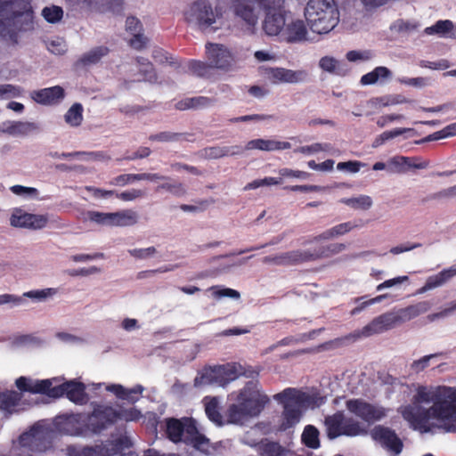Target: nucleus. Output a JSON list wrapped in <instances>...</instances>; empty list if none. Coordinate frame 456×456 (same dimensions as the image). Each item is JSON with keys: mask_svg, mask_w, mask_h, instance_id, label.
Returning a JSON list of instances; mask_svg holds the SVG:
<instances>
[{"mask_svg": "<svg viewBox=\"0 0 456 456\" xmlns=\"http://www.w3.org/2000/svg\"><path fill=\"white\" fill-rule=\"evenodd\" d=\"M265 12L263 29L269 36L279 35L285 28L286 24L284 4L279 10L265 11Z\"/></svg>", "mask_w": 456, "mask_h": 456, "instance_id": "4be33fe9", "label": "nucleus"}, {"mask_svg": "<svg viewBox=\"0 0 456 456\" xmlns=\"http://www.w3.org/2000/svg\"><path fill=\"white\" fill-rule=\"evenodd\" d=\"M455 135H456V123H452V124L446 126L443 129L426 136L425 138H423L419 141H416V143L419 144V143L428 142H431V141H437V140H441V139H444V138H448V137H452V136H455Z\"/></svg>", "mask_w": 456, "mask_h": 456, "instance_id": "a19ab883", "label": "nucleus"}, {"mask_svg": "<svg viewBox=\"0 0 456 456\" xmlns=\"http://www.w3.org/2000/svg\"><path fill=\"white\" fill-rule=\"evenodd\" d=\"M291 147L289 142L275 140L254 139L247 142L243 151L260 150L265 151L287 150Z\"/></svg>", "mask_w": 456, "mask_h": 456, "instance_id": "a878e982", "label": "nucleus"}, {"mask_svg": "<svg viewBox=\"0 0 456 456\" xmlns=\"http://www.w3.org/2000/svg\"><path fill=\"white\" fill-rule=\"evenodd\" d=\"M23 90L21 87L11 84L0 85V99L19 97L21 95Z\"/></svg>", "mask_w": 456, "mask_h": 456, "instance_id": "13d9d810", "label": "nucleus"}, {"mask_svg": "<svg viewBox=\"0 0 456 456\" xmlns=\"http://www.w3.org/2000/svg\"><path fill=\"white\" fill-rule=\"evenodd\" d=\"M206 53L213 68L227 70L235 61L232 52L221 44L208 43Z\"/></svg>", "mask_w": 456, "mask_h": 456, "instance_id": "dca6fc26", "label": "nucleus"}, {"mask_svg": "<svg viewBox=\"0 0 456 456\" xmlns=\"http://www.w3.org/2000/svg\"><path fill=\"white\" fill-rule=\"evenodd\" d=\"M53 428L50 426L36 423L31 428L19 437L21 447L32 452H45L52 447L53 432L64 435L77 436L86 429V415L70 413L54 418Z\"/></svg>", "mask_w": 456, "mask_h": 456, "instance_id": "f257e3e1", "label": "nucleus"}, {"mask_svg": "<svg viewBox=\"0 0 456 456\" xmlns=\"http://www.w3.org/2000/svg\"><path fill=\"white\" fill-rule=\"evenodd\" d=\"M87 217L91 222H94L98 224L112 226V213L89 211L87 212Z\"/></svg>", "mask_w": 456, "mask_h": 456, "instance_id": "8fccbe9b", "label": "nucleus"}, {"mask_svg": "<svg viewBox=\"0 0 456 456\" xmlns=\"http://www.w3.org/2000/svg\"><path fill=\"white\" fill-rule=\"evenodd\" d=\"M155 247H149L146 248H134L129 249L128 253L130 256L137 259H145L152 256L156 253Z\"/></svg>", "mask_w": 456, "mask_h": 456, "instance_id": "338daca9", "label": "nucleus"}, {"mask_svg": "<svg viewBox=\"0 0 456 456\" xmlns=\"http://www.w3.org/2000/svg\"><path fill=\"white\" fill-rule=\"evenodd\" d=\"M413 129L411 128H395L391 131H385L375 138V140L372 142V147L378 148L384 144L387 141L394 139L396 136H399L406 132H410Z\"/></svg>", "mask_w": 456, "mask_h": 456, "instance_id": "c03bdc74", "label": "nucleus"}, {"mask_svg": "<svg viewBox=\"0 0 456 456\" xmlns=\"http://www.w3.org/2000/svg\"><path fill=\"white\" fill-rule=\"evenodd\" d=\"M144 194V191L140 189H131L126 191H122L120 193H117L116 196L118 199L123 201H132L136 199L143 197Z\"/></svg>", "mask_w": 456, "mask_h": 456, "instance_id": "0e129e2a", "label": "nucleus"}, {"mask_svg": "<svg viewBox=\"0 0 456 456\" xmlns=\"http://www.w3.org/2000/svg\"><path fill=\"white\" fill-rule=\"evenodd\" d=\"M257 452L260 456H284L286 449L278 442L263 439L257 444Z\"/></svg>", "mask_w": 456, "mask_h": 456, "instance_id": "c9c22d12", "label": "nucleus"}, {"mask_svg": "<svg viewBox=\"0 0 456 456\" xmlns=\"http://www.w3.org/2000/svg\"><path fill=\"white\" fill-rule=\"evenodd\" d=\"M165 190L176 197H182L186 194V189L182 183H164L157 187V191Z\"/></svg>", "mask_w": 456, "mask_h": 456, "instance_id": "3c124183", "label": "nucleus"}, {"mask_svg": "<svg viewBox=\"0 0 456 456\" xmlns=\"http://www.w3.org/2000/svg\"><path fill=\"white\" fill-rule=\"evenodd\" d=\"M346 248L343 243H333L326 247H319L314 250L308 249L309 262L316 261L321 258L330 257L333 255L342 252Z\"/></svg>", "mask_w": 456, "mask_h": 456, "instance_id": "473e14b6", "label": "nucleus"}, {"mask_svg": "<svg viewBox=\"0 0 456 456\" xmlns=\"http://www.w3.org/2000/svg\"><path fill=\"white\" fill-rule=\"evenodd\" d=\"M105 389L113 393L120 400L134 403L141 398L144 387L142 385H136L132 388H126L120 384H111L106 386Z\"/></svg>", "mask_w": 456, "mask_h": 456, "instance_id": "b1692460", "label": "nucleus"}, {"mask_svg": "<svg viewBox=\"0 0 456 456\" xmlns=\"http://www.w3.org/2000/svg\"><path fill=\"white\" fill-rule=\"evenodd\" d=\"M124 0H87V7L98 10L101 12L107 11L114 14H120L123 11Z\"/></svg>", "mask_w": 456, "mask_h": 456, "instance_id": "2f4dec72", "label": "nucleus"}, {"mask_svg": "<svg viewBox=\"0 0 456 456\" xmlns=\"http://www.w3.org/2000/svg\"><path fill=\"white\" fill-rule=\"evenodd\" d=\"M30 0H0V36L12 45L19 44L18 34L34 29Z\"/></svg>", "mask_w": 456, "mask_h": 456, "instance_id": "7ed1b4c3", "label": "nucleus"}, {"mask_svg": "<svg viewBox=\"0 0 456 456\" xmlns=\"http://www.w3.org/2000/svg\"><path fill=\"white\" fill-rule=\"evenodd\" d=\"M167 179H169V177L160 175L157 173L123 174L114 177L110 183L117 186H125L135 181H157Z\"/></svg>", "mask_w": 456, "mask_h": 456, "instance_id": "bb28decb", "label": "nucleus"}, {"mask_svg": "<svg viewBox=\"0 0 456 456\" xmlns=\"http://www.w3.org/2000/svg\"><path fill=\"white\" fill-rule=\"evenodd\" d=\"M391 71L383 66L376 67L372 71L363 75L361 77V84L362 85H373L379 81V79H387L391 77Z\"/></svg>", "mask_w": 456, "mask_h": 456, "instance_id": "58836bf2", "label": "nucleus"}, {"mask_svg": "<svg viewBox=\"0 0 456 456\" xmlns=\"http://www.w3.org/2000/svg\"><path fill=\"white\" fill-rule=\"evenodd\" d=\"M453 28V24L451 20H438L435 25L428 27L425 29V32L428 35L437 33L445 34L450 32Z\"/></svg>", "mask_w": 456, "mask_h": 456, "instance_id": "603ef678", "label": "nucleus"}, {"mask_svg": "<svg viewBox=\"0 0 456 456\" xmlns=\"http://www.w3.org/2000/svg\"><path fill=\"white\" fill-rule=\"evenodd\" d=\"M37 129V126L32 122H12L8 127V132L11 134H27Z\"/></svg>", "mask_w": 456, "mask_h": 456, "instance_id": "49530a36", "label": "nucleus"}, {"mask_svg": "<svg viewBox=\"0 0 456 456\" xmlns=\"http://www.w3.org/2000/svg\"><path fill=\"white\" fill-rule=\"evenodd\" d=\"M67 124L77 126L83 120V106L81 103H74L64 116Z\"/></svg>", "mask_w": 456, "mask_h": 456, "instance_id": "79ce46f5", "label": "nucleus"}, {"mask_svg": "<svg viewBox=\"0 0 456 456\" xmlns=\"http://www.w3.org/2000/svg\"><path fill=\"white\" fill-rule=\"evenodd\" d=\"M15 386L20 391L46 395L53 398L66 395L69 400L74 403L82 399L85 389V385L81 382L69 381L53 387L52 379L34 380L24 376L15 380Z\"/></svg>", "mask_w": 456, "mask_h": 456, "instance_id": "39448f33", "label": "nucleus"}, {"mask_svg": "<svg viewBox=\"0 0 456 456\" xmlns=\"http://www.w3.org/2000/svg\"><path fill=\"white\" fill-rule=\"evenodd\" d=\"M184 134L182 133H172V132H160L158 134H151L149 136L150 141L158 142H175L179 141L184 137Z\"/></svg>", "mask_w": 456, "mask_h": 456, "instance_id": "864d4df0", "label": "nucleus"}, {"mask_svg": "<svg viewBox=\"0 0 456 456\" xmlns=\"http://www.w3.org/2000/svg\"><path fill=\"white\" fill-rule=\"evenodd\" d=\"M341 202L353 208L363 210L369 209L372 206V200L370 196L361 195L359 197L342 199Z\"/></svg>", "mask_w": 456, "mask_h": 456, "instance_id": "37998d69", "label": "nucleus"}, {"mask_svg": "<svg viewBox=\"0 0 456 456\" xmlns=\"http://www.w3.org/2000/svg\"><path fill=\"white\" fill-rule=\"evenodd\" d=\"M306 34V27L304 21L299 20L288 24L283 32L285 40L289 43L305 40Z\"/></svg>", "mask_w": 456, "mask_h": 456, "instance_id": "c85d7f7f", "label": "nucleus"}, {"mask_svg": "<svg viewBox=\"0 0 456 456\" xmlns=\"http://www.w3.org/2000/svg\"><path fill=\"white\" fill-rule=\"evenodd\" d=\"M243 152V148L240 145L220 146L215 145L202 149L199 154L201 158L207 159H216L226 156L239 155Z\"/></svg>", "mask_w": 456, "mask_h": 456, "instance_id": "393cba45", "label": "nucleus"}, {"mask_svg": "<svg viewBox=\"0 0 456 456\" xmlns=\"http://www.w3.org/2000/svg\"><path fill=\"white\" fill-rule=\"evenodd\" d=\"M305 17L313 32L327 34L338 25L339 11L335 0H309Z\"/></svg>", "mask_w": 456, "mask_h": 456, "instance_id": "0eeeda50", "label": "nucleus"}, {"mask_svg": "<svg viewBox=\"0 0 456 456\" xmlns=\"http://www.w3.org/2000/svg\"><path fill=\"white\" fill-rule=\"evenodd\" d=\"M216 99L206 96H196L183 99L175 105L178 110L205 109L216 102Z\"/></svg>", "mask_w": 456, "mask_h": 456, "instance_id": "cd10ccee", "label": "nucleus"}, {"mask_svg": "<svg viewBox=\"0 0 456 456\" xmlns=\"http://www.w3.org/2000/svg\"><path fill=\"white\" fill-rule=\"evenodd\" d=\"M326 436L330 440L339 436H356L365 433L361 423L352 417H346L344 411H337L324 418Z\"/></svg>", "mask_w": 456, "mask_h": 456, "instance_id": "9b49d317", "label": "nucleus"}, {"mask_svg": "<svg viewBox=\"0 0 456 456\" xmlns=\"http://www.w3.org/2000/svg\"><path fill=\"white\" fill-rule=\"evenodd\" d=\"M320 432L317 428L313 425L305 427L301 436L302 443L308 448L317 449L320 447Z\"/></svg>", "mask_w": 456, "mask_h": 456, "instance_id": "4c0bfd02", "label": "nucleus"}, {"mask_svg": "<svg viewBox=\"0 0 456 456\" xmlns=\"http://www.w3.org/2000/svg\"><path fill=\"white\" fill-rule=\"evenodd\" d=\"M22 391L20 393L11 390L0 393V410L7 414L15 411V408L20 404L22 399Z\"/></svg>", "mask_w": 456, "mask_h": 456, "instance_id": "c756f323", "label": "nucleus"}, {"mask_svg": "<svg viewBox=\"0 0 456 456\" xmlns=\"http://www.w3.org/2000/svg\"><path fill=\"white\" fill-rule=\"evenodd\" d=\"M319 64H320V67L323 70L330 72V73L338 74V72L337 71V69H338L339 62L336 59H334L332 57L325 56L320 60Z\"/></svg>", "mask_w": 456, "mask_h": 456, "instance_id": "69168bd1", "label": "nucleus"}, {"mask_svg": "<svg viewBox=\"0 0 456 456\" xmlns=\"http://www.w3.org/2000/svg\"><path fill=\"white\" fill-rule=\"evenodd\" d=\"M365 164L358 161V160H349L346 162H339L337 165V168L338 170H346L351 173H357L360 171L362 167H364Z\"/></svg>", "mask_w": 456, "mask_h": 456, "instance_id": "774afa93", "label": "nucleus"}, {"mask_svg": "<svg viewBox=\"0 0 456 456\" xmlns=\"http://www.w3.org/2000/svg\"><path fill=\"white\" fill-rule=\"evenodd\" d=\"M93 411L87 414V430L101 433L118 422V409L107 404L92 403Z\"/></svg>", "mask_w": 456, "mask_h": 456, "instance_id": "ddd939ff", "label": "nucleus"}, {"mask_svg": "<svg viewBox=\"0 0 456 456\" xmlns=\"http://www.w3.org/2000/svg\"><path fill=\"white\" fill-rule=\"evenodd\" d=\"M359 224H354L352 222H346L339 224L338 225L333 226L332 228L326 230L317 237L315 240H330L334 237L344 235L354 228H357Z\"/></svg>", "mask_w": 456, "mask_h": 456, "instance_id": "e433bc0d", "label": "nucleus"}, {"mask_svg": "<svg viewBox=\"0 0 456 456\" xmlns=\"http://www.w3.org/2000/svg\"><path fill=\"white\" fill-rule=\"evenodd\" d=\"M42 16L49 23H56L61 20L63 16V10L61 7L56 5L45 7L42 10Z\"/></svg>", "mask_w": 456, "mask_h": 456, "instance_id": "de8ad7c7", "label": "nucleus"}, {"mask_svg": "<svg viewBox=\"0 0 456 456\" xmlns=\"http://www.w3.org/2000/svg\"><path fill=\"white\" fill-rule=\"evenodd\" d=\"M138 223V214L132 209L112 213V226H132Z\"/></svg>", "mask_w": 456, "mask_h": 456, "instance_id": "f704fd0d", "label": "nucleus"}, {"mask_svg": "<svg viewBox=\"0 0 456 456\" xmlns=\"http://www.w3.org/2000/svg\"><path fill=\"white\" fill-rule=\"evenodd\" d=\"M213 379L221 386H225L231 381L235 380L240 376L256 379L258 377V371L250 366H244L238 362H227L225 364L215 366L211 370Z\"/></svg>", "mask_w": 456, "mask_h": 456, "instance_id": "4468645a", "label": "nucleus"}, {"mask_svg": "<svg viewBox=\"0 0 456 456\" xmlns=\"http://www.w3.org/2000/svg\"><path fill=\"white\" fill-rule=\"evenodd\" d=\"M331 146L330 143H314L311 145L301 146L294 150L295 152L302 153V154H311L319 151H329Z\"/></svg>", "mask_w": 456, "mask_h": 456, "instance_id": "5fc2aeb1", "label": "nucleus"}, {"mask_svg": "<svg viewBox=\"0 0 456 456\" xmlns=\"http://www.w3.org/2000/svg\"><path fill=\"white\" fill-rule=\"evenodd\" d=\"M430 308L431 304L428 301H420L404 308L384 313L367 324L363 328L362 332L366 336L382 333L415 319L420 314L427 313Z\"/></svg>", "mask_w": 456, "mask_h": 456, "instance_id": "423d86ee", "label": "nucleus"}, {"mask_svg": "<svg viewBox=\"0 0 456 456\" xmlns=\"http://www.w3.org/2000/svg\"><path fill=\"white\" fill-rule=\"evenodd\" d=\"M142 417V414L140 410L135 407L132 408H121L118 410V421L124 420L126 422L129 421H137Z\"/></svg>", "mask_w": 456, "mask_h": 456, "instance_id": "09e8293b", "label": "nucleus"}, {"mask_svg": "<svg viewBox=\"0 0 456 456\" xmlns=\"http://www.w3.org/2000/svg\"><path fill=\"white\" fill-rule=\"evenodd\" d=\"M130 440L126 436H121L113 441H106L94 447L87 446V456H115L124 449L130 447Z\"/></svg>", "mask_w": 456, "mask_h": 456, "instance_id": "6ab92c4d", "label": "nucleus"}, {"mask_svg": "<svg viewBox=\"0 0 456 456\" xmlns=\"http://www.w3.org/2000/svg\"><path fill=\"white\" fill-rule=\"evenodd\" d=\"M309 262L308 250H291L275 256H267L263 258L264 264L275 265H297Z\"/></svg>", "mask_w": 456, "mask_h": 456, "instance_id": "aec40b11", "label": "nucleus"}, {"mask_svg": "<svg viewBox=\"0 0 456 456\" xmlns=\"http://www.w3.org/2000/svg\"><path fill=\"white\" fill-rule=\"evenodd\" d=\"M139 73L142 76L144 81L151 84L157 83L158 81V75L151 61L145 62V67L140 68Z\"/></svg>", "mask_w": 456, "mask_h": 456, "instance_id": "6e6d98bb", "label": "nucleus"}, {"mask_svg": "<svg viewBox=\"0 0 456 456\" xmlns=\"http://www.w3.org/2000/svg\"><path fill=\"white\" fill-rule=\"evenodd\" d=\"M273 399L283 405L277 430L280 432L293 428L301 419L302 411L299 403L302 402L299 392L295 388H286L273 395Z\"/></svg>", "mask_w": 456, "mask_h": 456, "instance_id": "1a4fd4ad", "label": "nucleus"}, {"mask_svg": "<svg viewBox=\"0 0 456 456\" xmlns=\"http://www.w3.org/2000/svg\"><path fill=\"white\" fill-rule=\"evenodd\" d=\"M409 167L424 168L426 164H411V159L404 156H395L388 160V169L393 173H404Z\"/></svg>", "mask_w": 456, "mask_h": 456, "instance_id": "72a5a7b5", "label": "nucleus"}, {"mask_svg": "<svg viewBox=\"0 0 456 456\" xmlns=\"http://www.w3.org/2000/svg\"><path fill=\"white\" fill-rule=\"evenodd\" d=\"M445 386L437 387L435 391L428 390L426 387H419L413 396V403H430L433 405L428 409L419 410L416 418L419 421H428L431 419H436L440 427L446 432H456V404L445 398Z\"/></svg>", "mask_w": 456, "mask_h": 456, "instance_id": "f03ea898", "label": "nucleus"}, {"mask_svg": "<svg viewBox=\"0 0 456 456\" xmlns=\"http://www.w3.org/2000/svg\"><path fill=\"white\" fill-rule=\"evenodd\" d=\"M65 90L61 86H54L31 93V98L41 105L59 104L65 97Z\"/></svg>", "mask_w": 456, "mask_h": 456, "instance_id": "412c9836", "label": "nucleus"}, {"mask_svg": "<svg viewBox=\"0 0 456 456\" xmlns=\"http://www.w3.org/2000/svg\"><path fill=\"white\" fill-rule=\"evenodd\" d=\"M57 293L56 289L49 288L41 290H30L24 293V296L29 298L42 300L48 297H52Z\"/></svg>", "mask_w": 456, "mask_h": 456, "instance_id": "052dcab7", "label": "nucleus"}, {"mask_svg": "<svg viewBox=\"0 0 456 456\" xmlns=\"http://www.w3.org/2000/svg\"><path fill=\"white\" fill-rule=\"evenodd\" d=\"M187 68L192 74L204 77L209 75V71L213 67L210 62L208 64L204 61L190 60L187 63Z\"/></svg>", "mask_w": 456, "mask_h": 456, "instance_id": "a18cd8bd", "label": "nucleus"}, {"mask_svg": "<svg viewBox=\"0 0 456 456\" xmlns=\"http://www.w3.org/2000/svg\"><path fill=\"white\" fill-rule=\"evenodd\" d=\"M269 78L274 83H299L307 77L305 70H291L285 68H271L268 72Z\"/></svg>", "mask_w": 456, "mask_h": 456, "instance_id": "5701e85b", "label": "nucleus"}, {"mask_svg": "<svg viewBox=\"0 0 456 456\" xmlns=\"http://www.w3.org/2000/svg\"><path fill=\"white\" fill-rule=\"evenodd\" d=\"M353 338H354V336L352 334H349L347 336L342 337V338H337L333 340L327 341L323 343L321 347L322 349H335L341 347L346 345V342L351 341Z\"/></svg>", "mask_w": 456, "mask_h": 456, "instance_id": "680f3d73", "label": "nucleus"}, {"mask_svg": "<svg viewBox=\"0 0 456 456\" xmlns=\"http://www.w3.org/2000/svg\"><path fill=\"white\" fill-rule=\"evenodd\" d=\"M205 403V411L208 418L214 422L215 424L221 426L223 425V417L219 411L218 401L216 397L210 398L208 400L206 397L204 399Z\"/></svg>", "mask_w": 456, "mask_h": 456, "instance_id": "ea45409f", "label": "nucleus"}, {"mask_svg": "<svg viewBox=\"0 0 456 456\" xmlns=\"http://www.w3.org/2000/svg\"><path fill=\"white\" fill-rule=\"evenodd\" d=\"M372 438L384 448L398 455L402 452L403 444L395 430L384 426H376L371 432Z\"/></svg>", "mask_w": 456, "mask_h": 456, "instance_id": "f3484780", "label": "nucleus"}, {"mask_svg": "<svg viewBox=\"0 0 456 456\" xmlns=\"http://www.w3.org/2000/svg\"><path fill=\"white\" fill-rule=\"evenodd\" d=\"M437 355H438V354H432L425 355L419 360H415L411 364V369L413 371H415L416 373H419V372L424 370L428 366L430 359L436 357Z\"/></svg>", "mask_w": 456, "mask_h": 456, "instance_id": "e2e57ef3", "label": "nucleus"}, {"mask_svg": "<svg viewBox=\"0 0 456 456\" xmlns=\"http://www.w3.org/2000/svg\"><path fill=\"white\" fill-rule=\"evenodd\" d=\"M166 433L167 438L173 443L183 441L196 449L208 445L209 441L197 428L196 422L191 418L182 419L169 418L166 419Z\"/></svg>", "mask_w": 456, "mask_h": 456, "instance_id": "6e6552de", "label": "nucleus"}, {"mask_svg": "<svg viewBox=\"0 0 456 456\" xmlns=\"http://www.w3.org/2000/svg\"><path fill=\"white\" fill-rule=\"evenodd\" d=\"M47 223L48 218L46 216L29 214L21 209H15L10 218L12 226L34 230L44 228Z\"/></svg>", "mask_w": 456, "mask_h": 456, "instance_id": "a211bd4d", "label": "nucleus"}, {"mask_svg": "<svg viewBox=\"0 0 456 456\" xmlns=\"http://www.w3.org/2000/svg\"><path fill=\"white\" fill-rule=\"evenodd\" d=\"M152 58L156 62H158L159 64H165V63H168L170 65L176 64V62L174 61L173 56L170 55L167 51H165L162 48L154 49L152 52Z\"/></svg>", "mask_w": 456, "mask_h": 456, "instance_id": "bf43d9fd", "label": "nucleus"}, {"mask_svg": "<svg viewBox=\"0 0 456 456\" xmlns=\"http://www.w3.org/2000/svg\"><path fill=\"white\" fill-rule=\"evenodd\" d=\"M346 407L349 412L368 424H373L386 416L384 408L371 404L362 399H349L346 402Z\"/></svg>", "mask_w": 456, "mask_h": 456, "instance_id": "2eb2a0df", "label": "nucleus"}, {"mask_svg": "<svg viewBox=\"0 0 456 456\" xmlns=\"http://www.w3.org/2000/svg\"><path fill=\"white\" fill-rule=\"evenodd\" d=\"M456 275V269L449 268L444 269L435 275L429 276L425 285L420 289L421 292H426L428 290L433 289L435 288L440 287L449 280H451L453 276Z\"/></svg>", "mask_w": 456, "mask_h": 456, "instance_id": "7c9ffc66", "label": "nucleus"}, {"mask_svg": "<svg viewBox=\"0 0 456 456\" xmlns=\"http://www.w3.org/2000/svg\"><path fill=\"white\" fill-rule=\"evenodd\" d=\"M110 50L107 46H97L87 53V64L97 63L103 56L109 53Z\"/></svg>", "mask_w": 456, "mask_h": 456, "instance_id": "4d7b16f0", "label": "nucleus"}, {"mask_svg": "<svg viewBox=\"0 0 456 456\" xmlns=\"http://www.w3.org/2000/svg\"><path fill=\"white\" fill-rule=\"evenodd\" d=\"M187 22L194 23L203 32H215L220 28L218 24V12H214L212 5L208 0H196L184 12Z\"/></svg>", "mask_w": 456, "mask_h": 456, "instance_id": "9d476101", "label": "nucleus"}, {"mask_svg": "<svg viewBox=\"0 0 456 456\" xmlns=\"http://www.w3.org/2000/svg\"><path fill=\"white\" fill-rule=\"evenodd\" d=\"M249 4H256L265 11L279 10L284 4V0H234L233 12L234 14L241 19L248 26V29L251 33L257 23V15Z\"/></svg>", "mask_w": 456, "mask_h": 456, "instance_id": "f8f14e48", "label": "nucleus"}, {"mask_svg": "<svg viewBox=\"0 0 456 456\" xmlns=\"http://www.w3.org/2000/svg\"><path fill=\"white\" fill-rule=\"evenodd\" d=\"M270 402L263 393L257 379L248 381L235 397V403L229 405L226 411L228 423L243 424L250 418L257 417Z\"/></svg>", "mask_w": 456, "mask_h": 456, "instance_id": "20e7f679", "label": "nucleus"}]
</instances>
